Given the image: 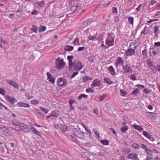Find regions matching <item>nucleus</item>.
Returning a JSON list of instances; mask_svg holds the SVG:
<instances>
[{"label": "nucleus", "instance_id": "1", "mask_svg": "<svg viewBox=\"0 0 160 160\" xmlns=\"http://www.w3.org/2000/svg\"><path fill=\"white\" fill-rule=\"evenodd\" d=\"M66 63L64 61L63 59L59 57L55 61L56 68L58 70L62 69L65 67Z\"/></svg>", "mask_w": 160, "mask_h": 160}, {"label": "nucleus", "instance_id": "2", "mask_svg": "<svg viewBox=\"0 0 160 160\" xmlns=\"http://www.w3.org/2000/svg\"><path fill=\"white\" fill-rule=\"evenodd\" d=\"M149 52L151 56H154L159 53V49L156 46H152L150 48Z\"/></svg>", "mask_w": 160, "mask_h": 160}, {"label": "nucleus", "instance_id": "3", "mask_svg": "<svg viewBox=\"0 0 160 160\" xmlns=\"http://www.w3.org/2000/svg\"><path fill=\"white\" fill-rule=\"evenodd\" d=\"M31 124H30L28 125H26L24 123H21L20 126L22 130L25 132L28 133L30 131Z\"/></svg>", "mask_w": 160, "mask_h": 160}, {"label": "nucleus", "instance_id": "4", "mask_svg": "<svg viewBox=\"0 0 160 160\" xmlns=\"http://www.w3.org/2000/svg\"><path fill=\"white\" fill-rule=\"evenodd\" d=\"M114 44V38L111 36H109L106 40V44L108 46H112Z\"/></svg>", "mask_w": 160, "mask_h": 160}, {"label": "nucleus", "instance_id": "5", "mask_svg": "<svg viewBox=\"0 0 160 160\" xmlns=\"http://www.w3.org/2000/svg\"><path fill=\"white\" fill-rule=\"evenodd\" d=\"M57 83L59 86H65L67 85V82L65 78H60L58 79Z\"/></svg>", "mask_w": 160, "mask_h": 160}, {"label": "nucleus", "instance_id": "6", "mask_svg": "<svg viewBox=\"0 0 160 160\" xmlns=\"http://www.w3.org/2000/svg\"><path fill=\"white\" fill-rule=\"evenodd\" d=\"M5 99L12 104H14L17 102L16 99L13 97H10L9 96L6 95L5 97Z\"/></svg>", "mask_w": 160, "mask_h": 160}, {"label": "nucleus", "instance_id": "7", "mask_svg": "<svg viewBox=\"0 0 160 160\" xmlns=\"http://www.w3.org/2000/svg\"><path fill=\"white\" fill-rule=\"evenodd\" d=\"M74 69L76 70V71H79L81 70L83 68V66L81 63V62H76L74 63L73 65Z\"/></svg>", "mask_w": 160, "mask_h": 160}, {"label": "nucleus", "instance_id": "8", "mask_svg": "<svg viewBox=\"0 0 160 160\" xmlns=\"http://www.w3.org/2000/svg\"><path fill=\"white\" fill-rule=\"evenodd\" d=\"M127 158L129 159H132L133 160H139L137 154L132 153L129 154L128 155Z\"/></svg>", "mask_w": 160, "mask_h": 160}, {"label": "nucleus", "instance_id": "9", "mask_svg": "<svg viewBox=\"0 0 160 160\" xmlns=\"http://www.w3.org/2000/svg\"><path fill=\"white\" fill-rule=\"evenodd\" d=\"M122 69L125 73H131L132 72V69L129 66L126 65L123 66Z\"/></svg>", "mask_w": 160, "mask_h": 160}, {"label": "nucleus", "instance_id": "10", "mask_svg": "<svg viewBox=\"0 0 160 160\" xmlns=\"http://www.w3.org/2000/svg\"><path fill=\"white\" fill-rule=\"evenodd\" d=\"M81 9V6L79 4H76L72 6L71 8V9L73 12L78 11Z\"/></svg>", "mask_w": 160, "mask_h": 160}, {"label": "nucleus", "instance_id": "11", "mask_svg": "<svg viewBox=\"0 0 160 160\" xmlns=\"http://www.w3.org/2000/svg\"><path fill=\"white\" fill-rule=\"evenodd\" d=\"M101 84L100 80L98 79H95L91 84V86L93 88L99 86Z\"/></svg>", "mask_w": 160, "mask_h": 160}, {"label": "nucleus", "instance_id": "12", "mask_svg": "<svg viewBox=\"0 0 160 160\" xmlns=\"http://www.w3.org/2000/svg\"><path fill=\"white\" fill-rule=\"evenodd\" d=\"M7 82L10 85H12L15 88H18V83L15 81H13L12 80H7Z\"/></svg>", "mask_w": 160, "mask_h": 160}, {"label": "nucleus", "instance_id": "13", "mask_svg": "<svg viewBox=\"0 0 160 160\" xmlns=\"http://www.w3.org/2000/svg\"><path fill=\"white\" fill-rule=\"evenodd\" d=\"M17 106L18 107L26 108H29L30 107V105L29 104L22 102H18L17 104Z\"/></svg>", "mask_w": 160, "mask_h": 160}, {"label": "nucleus", "instance_id": "14", "mask_svg": "<svg viewBox=\"0 0 160 160\" xmlns=\"http://www.w3.org/2000/svg\"><path fill=\"white\" fill-rule=\"evenodd\" d=\"M48 76V79L49 82L52 84H54L55 81L54 78L52 76V75L49 72L47 73Z\"/></svg>", "mask_w": 160, "mask_h": 160}, {"label": "nucleus", "instance_id": "15", "mask_svg": "<svg viewBox=\"0 0 160 160\" xmlns=\"http://www.w3.org/2000/svg\"><path fill=\"white\" fill-rule=\"evenodd\" d=\"M67 59L69 61V67L70 68H72L74 64H73L72 60L73 58V56H68L67 57Z\"/></svg>", "mask_w": 160, "mask_h": 160}, {"label": "nucleus", "instance_id": "16", "mask_svg": "<svg viewBox=\"0 0 160 160\" xmlns=\"http://www.w3.org/2000/svg\"><path fill=\"white\" fill-rule=\"evenodd\" d=\"M123 63L124 62L123 60L121 58L118 57L117 60V62L115 63V64L116 65V66H118L121 65L123 66Z\"/></svg>", "mask_w": 160, "mask_h": 160}, {"label": "nucleus", "instance_id": "17", "mask_svg": "<svg viewBox=\"0 0 160 160\" xmlns=\"http://www.w3.org/2000/svg\"><path fill=\"white\" fill-rule=\"evenodd\" d=\"M147 63L148 67L151 69H152L153 67H154V62L150 59H148L147 60Z\"/></svg>", "mask_w": 160, "mask_h": 160}, {"label": "nucleus", "instance_id": "18", "mask_svg": "<svg viewBox=\"0 0 160 160\" xmlns=\"http://www.w3.org/2000/svg\"><path fill=\"white\" fill-rule=\"evenodd\" d=\"M77 134H78V138L82 139H85V136L84 133L83 132L80 131L78 132H77Z\"/></svg>", "mask_w": 160, "mask_h": 160}, {"label": "nucleus", "instance_id": "19", "mask_svg": "<svg viewBox=\"0 0 160 160\" xmlns=\"http://www.w3.org/2000/svg\"><path fill=\"white\" fill-rule=\"evenodd\" d=\"M30 130H32V132L38 136L40 135V134L39 131H38L34 127H33L32 125L31 124Z\"/></svg>", "mask_w": 160, "mask_h": 160}, {"label": "nucleus", "instance_id": "20", "mask_svg": "<svg viewBox=\"0 0 160 160\" xmlns=\"http://www.w3.org/2000/svg\"><path fill=\"white\" fill-rule=\"evenodd\" d=\"M154 32L156 37L158 38L159 33V27L158 26L154 27Z\"/></svg>", "mask_w": 160, "mask_h": 160}, {"label": "nucleus", "instance_id": "21", "mask_svg": "<svg viewBox=\"0 0 160 160\" xmlns=\"http://www.w3.org/2000/svg\"><path fill=\"white\" fill-rule=\"evenodd\" d=\"M110 74L112 76L115 75V72L113 67L112 66H110L108 68Z\"/></svg>", "mask_w": 160, "mask_h": 160}, {"label": "nucleus", "instance_id": "22", "mask_svg": "<svg viewBox=\"0 0 160 160\" xmlns=\"http://www.w3.org/2000/svg\"><path fill=\"white\" fill-rule=\"evenodd\" d=\"M135 52L134 49H129L126 52V55L127 56H131L133 55Z\"/></svg>", "mask_w": 160, "mask_h": 160}, {"label": "nucleus", "instance_id": "23", "mask_svg": "<svg viewBox=\"0 0 160 160\" xmlns=\"http://www.w3.org/2000/svg\"><path fill=\"white\" fill-rule=\"evenodd\" d=\"M59 112L58 111H53L51 113V116L54 117H57L59 116Z\"/></svg>", "mask_w": 160, "mask_h": 160}, {"label": "nucleus", "instance_id": "24", "mask_svg": "<svg viewBox=\"0 0 160 160\" xmlns=\"http://www.w3.org/2000/svg\"><path fill=\"white\" fill-rule=\"evenodd\" d=\"M104 81L106 83L108 84L109 85L114 83V82L112 81L110 78L108 77L104 78Z\"/></svg>", "mask_w": 160, "mask_h": 160}, {"label": "nucleus", "instance_id": "25", "mask_svg": "<svg viewBox=\"0 0 160 160\" xmlns=\"http://www.w3.org/2000/svg\"><path fill=\"white\" fill-rule=\"evenodd\" d=\"M133 127L135 129L140 132H142L143 130V129L141 127L138 126L136 124H133Z\"/></svg>", "mask_w": 160, "mask_h": 160}, {"label": "nucleus", "instance_id": "26", "mask_svg": "<svg viewBox=\"0 0 160 160\" xmlns=\"http://www.w3.org/2000/svg\"><path fill=\"white\" fill-rule=\"evenodd\" d=\"M73 48L74 47L73 46L69 45H66L64 48V49L65 50L70 51H72Z\"/></svg>", "mask_w": 160, "mask_h": 160}, {"label": "nucleus", "instance_id": "27", "mask_svg": "<svg viewBox=\"0 0 160 160\" xmlns=\"http://www.w3.org/2000/svg\"><path fill=\"white\" fill-rule=\"evenodd\" d=\"M73 44L75 46H80V43L79 39L78 38H76L73 42Z\"/></svg>", "mask_w": 160, "mask_h": 160}, {"label": "nucleus", "instance_id": "28", "mask_svg": "<svg viewBox=\"0 0 160 160\" xmlns=\"http://www.w3.org/2000/svg\"><path fill=\"white\" fill-rule=\"evenodd\" d=\"M131 151V150L130 148H126L122 149V152L126 154L128 153Z\"/></svg>", "mask_w": 160, "mask_h": 160}, {"label": "nucleus", "instance_id": "29", "mask_svg": "<svg viewBox=\"0 0 160 160\" xmlns=\"http://www.w3.org/2000/svg\"><path fill=\"white\" fill-rule=\"evenodd\" d=\"M132 148L135 149H139V145L137 143H134L131 145Z\"/></svg>", "mask_w": 160, "mask_h": 160}, {"label": "nucleus", "instance_id": "30", "mask_svg": "<svg viewBox=\"0 0 160 160\" xmlns=\"http://www.w3.org/2000/svg\"><path fill=\"white\" fill-rule=\"evenodd\" d=\"M97 33H96L94 36H89L88 37V38L90 40L93 41L97 40Z\"/></svg>", "mask_w": 160, "mask_h": 160}, {"label": "nucleus", "instance_id": "31", "mask_svg": "<svg viewBox=\"0 0 160 160\" xmlns=\"http://www.w3.org/2000/svg\"><path fill=\"white\" fill-rule=\"evenodd\" d=\"M92 79V78L88 76H85L83 78V82H87L88 81L91 80Z\"/></svg>", "mask_w": 160, "mask_h": 160}, {"label": "nucleus", "instance_id": "32", "mask_svg": "<svg viewBox=\"0 0 160 160\" xmlns=\"http://www.w3.org/2000/svg\"><path fill=\"white\" fill-rule=\"evenodd\" d=\"M121 131L123 133H125L128 130V128L127 126L122 127L120 129Z\"/></svg>", "mask_w": 160, "mask_h": 160}, {"label": "nucleus", "instance_id": "33", "mask_svg": "<svg viewBox=\"0 0 160 160\" xmlns=\"http://www.w3.org/2000/svg\"><path fill=\"white\" fill-rule=\"evenodd\" d=\"M143 134L147 138L150 139L151 138L150 135L147 132L143 131Z\"/></svg>", "mask_w": 160, "mask_h": 160}, {"label": "nucleus", "instance_id": "34", "mask_svg": "<svg viewBox=\"0 0 160 160\" xmlns=\"http://www.w3.org/2000/svg\"><path fill=\"white\" fill-rule=\"evenodd\" d=\"M30 102L33 105H37L39 103V102L36 99H33L30 101Z\"/></svg>", "mask_w": 160, "mask_h": 160}, {"label": "nucleus", "instance_id": "35", "mask_svg": "<svg viewBox=\"0 0 160 160\" xmlns=\"http://www.w3.org/2000/svg\"><path fill=\"white\" fill-rule=\"evenodd\" d=\"M60 129L62 131L65 132L67 131V127L64 125L62 124L60 127Z\"/></svg>", "mask_w": 160, "mask_h": 160}, {"label": "nucleus", "instance_id": "36", "mask_svg": "<svg viewBox=\"0 0 160 160\" xmlns=\"http://www.w3.org/2000/svg\"><path fill=\"white\" fill-rule=\"evenodd\" d=\"M30 30H32L33 32L36 33L37 32L38 28L36 26L33 25Z\"/></svg>", "mask_w": 160, "mask_h": 160}, {"label": "nucleus", "instance_id": "37", "mask_svg": "<svg viewBox=\"0 0 160 160\" xmlns=\"http://www.w3.org/2000/svg\"><path fill=\"white\" fill-rule=\"evenodd\" d=\"M140 91L138 89L136 88L132 92V94H134L135 95H137L139 93H140Z\"/></svg>", "mask_w": 160, "mask_h": 160}, {"label": "nucleus", "instance_id": "38", "mask_svg": "<svg viewBox=\"0 0 160 160\" xmlns=\"http://www.w3.org/2000/svg\"><path fill=\"white\" fill-rule=\"evenodd\" d=\"M120 92L121 93L120 95L123 97L125 96L127 94V91L123 89H120Z\"/></svg>", "mask_w": 160, "mask_h": 160}, {"label": "nucleus", "instance_id": "39", "mask_svg": "<svg viewBox=\"0 0 160 160\" xmlns=\"http://www.w3.org/2000/svg\"><path fill=\"white\" fill-rule=\"evenodd\" d=\"M93 131L95 133V134L96 136V138H97L98 139H100V135L99 134V132H98L97 129L94 128L93 129Z\"/></svg>", "mask_w": 160, "mask_h": 160}, {"label": "nucleus", "instance_id": "40", "mask_svg": "<svg viewBox=\"0 0 160 160\" xmlns=\"http://www.w3.org/2000/svg\"><path fill=\"white\" fill-rule=\"evenodd\" d=\"M128 21L129 22V23L132 24V25H133V22H134V18L133 17H129L128 18Z\"/></svg>", "mask_w": 160, "mask_h": 160}, {"label": "nucleus", "instance_id": "41", "mask_svg": "<svg viewBox=\"0 0 160 160\" xmlns=\"http://www.w3.org/2000/svg\"><path fill=\"white\" fill-rule=\"evenodd\" d=\"M12 124L13 125L19 126L21 123H19L17 120L14 119L12 121Z\"/></svg>", "mask_w": 160, "mask_h": 160}, {"label": "nucleus", "instance_id": "42", "mask_svg": "<svg viewBox=\"0 0 160 160\" xmlns=\"http://www.w3.org/2000/svg\"><path fill=\"white\" fill-rule=\"evenodd\" d=\"M46 27L45 26H41L39 28V32H44L46 30Z\"/></svg>", "mask_w": 160, "mask_h": 160}, {"label": "nucleus", "instance_id": "43", "mask_svg": "<svg viewBox=\"0 0 160 160\" xmlns=\"http://www.w3.org/2000/svg\"><path fill=\"white\" fill-rule=\"evenodd\" d=\"M72 138L74 140H77L78 138V134L76 135L75 133H72L71 135Z\"/></svg>", "mask_w": 160, "mask_h": 160}, {"label": "nucleus", "instance_id": "44", "mask_svg": "<svg viewBox=\"0 0 160 160\" xmlns=\"http://www.w3.org/2000/svg\"><path fill=\"white\" fill-rule=\"evenodd\" d=\"M147 27L146 26L143 29L142 31L141 34L145 35L147 33L148 29H147Z\"/></svg>", "mask_w": 160, "mask_h": 160}, {"label": "nucleus", "instance_id": "45", "mask_svg": "<svg viewBox=\"0 0 160 160\" xmlns=\"http://www.w3.org/2000/svg\"><path fill=\"white\" fill-rule=\"evenodd\" d=\"M103 37V35L102 34H98L97 37V40L100 41Z\"/></svg>", "mask_w": 160, "mask_h": 160}, {"label": "nucleus", "instance_id": "46", "mask_svg": "<svg viewBox=\"0 0 160 160\" xmlns=\"http://www.w3.org/2000/svg\"><path fill=\"white\" fill-rule=\"evenodd\" d=\"M100 142L103 145H108V141L106 139L101 140L100 141Z\"/></svg>", "mask_w": 160, "mask_h": 160}, {"label": "nucleus", "instance_id": "47", "mask_svg": "<svg viewBox=\"0 0 160 160\" xmlns=\"http://www.w3.org/2000/svg\"><path fill=\"white\" fill-rule=\"evenodd\" d=\"M40 108L42 111L44 112L45 113H47L49 112V110L46 108L40 107Z\"/></svg>", "mask_w": 160, "mask_h": 160}, {"label": "nucleus", "instance_id": "48", "mask_svg": "<svg viewBox=\"0 0 160 160\" xmlns=\"http://www.w3.org/2000/svg\"><path fill=\"white\" fill-rule=\"evenodd\" d=\"M94 90L92 88H87L86 90V92L88 93L90 92L93 93L94 92Z\"/></svg>", "mask_w": 160, "mask_h": 160}, {"label": "nucleus", "instance_id": "49", "mask_svg": "<svg viewBox=\"0 0 160 160\" xmlns=\"http://www.w3.org/2000/svg\"><path fill=\"white\" fill-rule=\"evenodd\" d=\"M88 97V96L87 95H85L84 94H80L78 97V99L79 100H81L82 98H86Z\"/></svg>", "mask_w": 160, "mask_h": 160}, {"label": "nucleus", "instance_id": "50", "mask_svg": "<svg viewBox=\"0 0 160 160\" xmlns=\"http://www.w3.org/2000/svg\"><path fill=\"white\" fill-rule=\"evenodd\" d=\"M107 97V95L105 94L102 95L100 97L99 99L100 101H103L105 99V98Z\"/></svg>", "mask_w": 160, "mask_h": 160}, {"label": "nucleus", "instance_id": "51", "mask_svg": "<svg viewBox=\"0 0 160 160\" xmlns=\"http://www.w3.org/2000/svg\"><path fill=\"white\" fill-rule=\"evenodd\" d=\"M36 3L41 7H42L44 6V2L43 1L39 2H37Z\"/></svg>", "mask_w": 160, "mask_h": 160}, {"label": "nucleus", "instance_id": "52", "mask_svg": "<svg viewBox=\"0 0 160 160\" xmlns=\"http://www.w3.org/2000/svg\"><path fill=\"white\" fill-rule=\"evenodd\" d=\"M25 95L28 100H29L33 98V97L32 96H30L28 93H27Z\"/></svg>", "mask_w": 160, "mask_h": 160}, {"label": "nucleus", "instance_id": "53", "mask_svg": "<svg viewBox=\"0 0 160 160\" xmlns=\"http://www.w3.org/2000/svg\"><path fill=\"white\" fill-rule=\"evenodd\" d=\"M145 152L147 154L150 155H152V151L151 150L147 148L145 150Z\"/></svg>", "mask_w": 160, "mask_h": 160}, {"label": "nucleus", "instance_id": "54", "mask_svg": "<svg viewBox=\"0 0 160 160\" xmlns=\"http://www.w3.org/2000/svg\"><path fill=\"white\" fill-rule=\"evenodd\" d=\"M112 12L114 13H118V9L116 7H113L112 9Z\"/></svg>", "mask_w": 160, "mask_h": 160}, {"label": "nucleus", "instance_id": "55", "mask_svg": "<svg viewBox=\"0 0 160 160\" xmlns=\"http://www.w3.org/2000/svg\"><path fill=\"white\" fill-rule=\"evenodd\" d=\"M0 93L4 95L6 94V91L3 88H0Z\"/></svg>", "mask_w": 160, "mask_h": 160}, {"label": "nucleus", "instance_id": "56", "mask_svg": "<svg viewBox=\"0 0 160 160\" xmlns=\"http://www.w3.org/2000/svg\"><path fill=\"white\" fill-rule=\"evenodd\" d=\"M135 86L138 88H139L140 89H143L145 88L144 86L141 84H137L135 85Z\"/></svg>", "mask_w": 160, "mask_h": 160}, {"label": "nucleus", "instance_id": "57", "mask_svg": "<svg viewBox=\"0 0 160 160\" xmlns=\"http://www.w3.org/2000/svg\"><path fill=\"white\" fill-rule=\"evenodd\" d=\"M130 78L133 80H136V76L134 74H132L130 75Z\"/></svg>", "mask_w": 160, "mask_h": 160}, {"label": "nucleus", "instance_id": "58", "mask_svg": "<svg viewBox=\"0 0 160 160\" xmlns=\"http://www.w3.org/2000/svg\"><path fill=\"white\" fill-rule=\"evenodd\" d=\"M78 71H77L76 72H73L72 73L70 78V79H72L74 78L76 75H77L78 74Z\"/></svg>", "mask_w": 160, "mask_h": 160}, {"label": "nucleus", "instance_id": "59", "mask_svg": "<svg viewBox=\"0 0 160 160\" xmlns=\"http://www.w3.org/2000/svg\"><path fill=\"white\" fill-rule=\"evenodd\" d=\"M101 46L102 48H108V46L105 45L103 41H102Z\"/></svg>", "mask_w": 160, "mask_h": 160}, {"label": "nucleus", "instance_id": "60", "mask_svg": "<svg viewBox=\"0 0 160 160\" xmlns=\"http://www.w3.org/2000/svg\"><path fill=\"white\" fill-rule=\"evenodd\" d=\"M154 68H155L158 72H160V65H157L156 66H154Z\"/></svg>", "mask_w": 160, "mask_h": 160}, {"label": "nucleus", "instance_id": "61", "mask_svg": "<svg viewBox=\"0 0 160 160\" xmlns=\"http://www.w3.org/2000/svg\"><path fill=\"white\" fill-rule=\"evenodd\" d=\"M86 21H87V24L88 25L91 24V22H92L93 21V20L92 18H89L86 20Z\"/></svg>", "mask_w": 160, "mask_h": 160}, {"label": "nucleus", "instance_id": "62", "mask_svg": "<svg viewBox=\"0 0 160 160\" xmlns=\"http://www.w3.org/2000/svg\"><path fill=\"white\" fill-rule=\"evenodd\" d=\"M143 92L146 94H148L150 92V91L148 88L144 89L143 90Z\"/></svg>", "mask_w": 160, "mask_h": 160}, {"label": "nucleus", "instance_id": "63", "mask_svg": "<svg viewBox=\"0 0 160 160\" xmlns=\"http://www.w3.org/2000/svg\"><path fill=\"white\" fill-rule=\"evenodd\" d=\"M139 146H140L142 148L145 149V150L147 148V147L146 146H145L144 144H141V143L140 144Z\"/></svg>", "mask_w": 160, "mask_h": 160}, {"label": "nucleus", "instance_id": "64", "mask_svg": "<svg viewBox=\"0 0 160 160\" xmlns=\"http://www.w3.org/2000/svg\"><path fill=\"white\" fill-rule=\"evenodd\" d=\"M87 21H85L83 23V28H85L88 26L87 24Z\"/></svg>", "mask_w": 160, "mask_h": 160}]
</instances>
